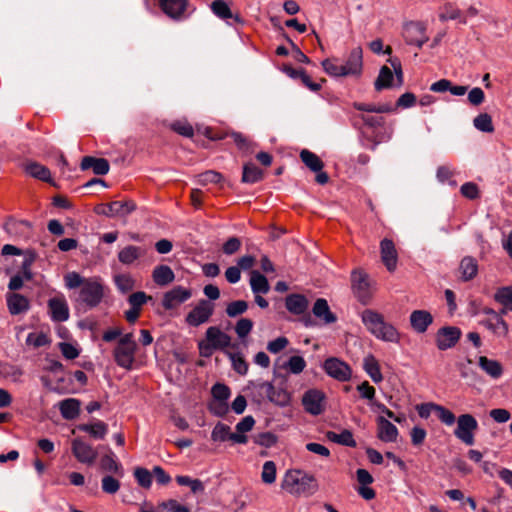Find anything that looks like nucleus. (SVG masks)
I'll use <instances>...</instances> for the list:
<instances>
[{
	"label": "nucleus",
	"instance_id": "f257e3e1",
	"mask_svg": "<svg viewBox=\"0 0 512 512\" xmlns=\"http://www.w3.org/2000/svg\"><path fill=\"white\" fill-rule=\"evenodd\" d=\"M282 488L291 495L309 497L318 491L319 485L313 475L301 470H289L282 481Z\"/></svg>",
	"mask_w": 512,
	"mask_h": 512
},
{
	"label": "nucleus",
	"instance_id": "f03ea898",
	"mask_svg": "<svg viewBox=\"0 0 512 512\" xmlns=\"http://www.w3.org/2000/svg\"><path fill=\"white\" fill-rule=\"evenodd\" d=\"M361 319L367 330L377 339L397 343L400 334L397 329L384 320V317L373 310L366 309L362 312Z\"/></svg>",
	"mask_w": 512,
	"mask_h": 512
},
{
	"label": "nucleus",
	"instance_id": "7ed1b4c3",
	"mask_svg": "<svg viewBox=\"0 0 512 512\" xmlns=\"http://www.w3.org/2000/svg\"><path fill=\"white\" fill-rule=\"evenodd\" d=\"M104 297V286L98 278H87V281L79 289L75 298L77 305L85 308H94L98 306Z\"/></svg>",
	"mask_w": 512,
	"mask_h": 512
},
{
	"label": "nucleus",
	"instance_id": "20e7f679",
	"mask_svg": "<svg viewBox=\"0 0 512 512\" xmlns=\"http://www.w3.org/2000/svg\"><path fill=\"white\" fill-rule=\"evenodd\" d=\"M477 429L478 421L472 414H461L457 417L454 435L465 445L472 446L475 442V432Z\"/></svg>",
	"mask_w": 512,
	"mask_h": 512
},
{
	"label": "nucleus",
	"instance_id": "39448f33",
	"mask_svg": "<svg viewBox=\"0 0 512 512\" xmlns=\"http://www.w3.org/2000/svg\"><path fill=\"white\" fill-rule=\"evenodd\" d=\"M215 305L206 299H201L186 315L185 321L189 326L198 327L209 321L214 313Z\"/></svg>",
	"mask_w": 512,
	"mask_h": 512
},
{
	"label": "nucleus",
	"instance_id": "423d86ee",
	"mask_svg": "<svg viewBox=\"0 0 512 512\" xmlns=\"http://www.w3.org/2000/svg\"><path fill=\"white\" fill-rule=\"evenodd\" d=\"M426 25L419 21H410L403 26V38L408 45H415L421 48L427 41Z\"/></svg>",
	"mask_w": 512,
	"mask_h": 512
},
{
	"label": "nucleus",
	"instance_id": "0eeeda50",
	"mask_svg": "<svg viewBox=\"0 0 512 512\" xmlns=\"http://www.w3.org/2000/svg\"><path fill=\"white\" fill-rule=\"evenodd\" d=\"M323 369L327 375L340 381L346 382L352 376L351 367L344 361L336 357H330L325 360Z\"/></svg>",
	"mask_w": 512,
	"mask_h": 512
},
{
	"label": "nucleus",
	"instance_id": "6e6552de",
	"mask_svg": "<svg viewBox=\"0 0 512 512\" xmlns=\"http://www.w3.org/2000/svg\"><path fill=\"white\" fill-rule=\"evenodd\" d=\"M71 450L78 462L92 465L98 457L97 450L81 438H75L71 443Z\"/></svg>",
	"mask_w": 512,
	"mask_h": 512
},
{
	"label": "nucleus",
	"instance_id": "1a4fd4ad",
	"mask_svg": "<svg viewBox=\"0 0 512 512\" xmlns=\"http://www.w3.org/2000/svg\"><path fill=\"white\" fill-rule=\"evenodd\" d=\"M352 288L358 299L366 303L371 297V284L368 275L358 269L351 274Z\"/></svg>",
	"mask_w": 512,
	"mask_h": 512
},
{
	"label": "nucleus",
	"instance_id": "9d476101",
	"mask_svg": "<svg viewBox=\"0 0 512 512\" xmlns=\"http://www.w3.org/2000/svg\"><path fill=\"white\" fill-rule=\"evenodd\" d=\"M462 332L456 326H444L436 333V346L439 350L445 351L454 347L460 340Z\"/></svg>",
	"mask_w": 512,
	"mask_h": 512
},
{
	"label": "nucleus",
	"instance_id": "9b49d317",
	"mask_svg": "<svg viewBox=\"0 0 512 512\" xmlns=\"http://www.w3.org/2000/svg\"><path fill=\"white\" fill-rule=\"evenodd\" d=\"M47 306L48 313L53 322H65L69 319V306L63 294L50 298Z\"/></svg>",
	"mask_w": 512,
	"mask_h": 512
},
{
	"label": "nucleus",
	"instance_id": "f8f14e48",
	"mask_svg": "<svg viewBox=\"0 0 512 512\" xmlns=\"http://www.w3.org/2000/svg\"><path fill=\"white\" fill-rule=\"evenodd\" d=\"M205 339L210 343L216 350L230 351L229 348H236V344L231 343V337L223 332L217 326H211L206 330Z\"/></svg>",
	"mask_w": 512,
	"mask_h": 512
},
{
	"label": "nucleus",
	"instance_id": "ddd939ff",
	"mask_svg": "<svg viewBox=\"0 0 512 512\" xmlns=\"http://www.w3.org/2000/svg\"><path fill=\"white\" fill-rule=\"evenodd\" d=\"M136 209V205L132 201H113L103 204L97 209L98 214L107 217L126 216Z\"/></svg>",
	"mask_w": 512,
	"mask_h": 512
},
{
	"label": "nucleus",
	"instance_id": "4468645a",
	"mask_svg": "<svg viewBox=\"0 0 512 512\" xmlns=\"http://www.w3.org/2000/svg\"><path fill=\"white\" fill-rule=\"evenodd\" d=\"M211 439L214 442H225L227 440L236 444H246L248 437L246 435L234 434L230 432V427L222 422H218L212 432Z\"/></svg>",
	"mask_w": 512,
	"mask_h": 512
},
{
	"label": "nucleus",
	"instance_id": "2eb2a0df",
	"mask_svg": "<svg viewBox=\"0 0 512 512\" xmlns=\"http://www.w3.org/2000/svg\"><path fill=\"white\" fill-rule=\"evenodd\" d=\"M340 67L343 70V77L360 75L363 67V55L361 47L353 48L346 62L344 64H340Z\"/></svg>",
	"mask_w": 512,
	"mask_h": 512
},
{
	"label": "nucleus",
	"instance_id": "dca6fc26",
	"mask_svg": "<svg viewBox=\"0 0 512 512\" xmlns=\"http://www.w3.org/2000/svg\"><path fill=\"white\" fill-rule=\"evenodd\" d=\"M191 296L192 292L190 289L176 286L164 294L162 304L165 309H173L186 302Z\"/></svg>",
	"mask_w": 512,
	"mask_h": 512
},
{
	"label": "nucleus",
	"instance_id": "f3484780",
	"mask_svg": "<svg viewBox=\"0 0 512 512\" xmlns=\"http://www.w3.org/2000/svg\"><path fill=\"white\" fill-rule=\"evenodd\" d=\"M324 394L316 389L305 392L302 404L305 410L312 415H319L323 412Z\"/></svg>",
	"mask_w": 512,
	"mask_h": 512
},
{
	"label": "nucleus",
	"instance_id": "a211bd4d",
	"mask_svg": "<svg viewBox=\"0 0 512 512\" xmlns=\"http://www.w3.org/2000/svg\"><path fill=\"white\" fill-rule=\"evenodd\" d=\"M136 348L118 345L114 348L113 356L116 364L126 370H130L135 360Z\"/></svg>",
	"mask_w": 512,
	"mask_h": 512
},
{
	"label": "nucleus",
	"instance_id": "6ab92c4d",
	"mask_svg": "<svg viewBox=\"0 0 512 512\" xmlns=\"http://www.w3.org/2000/svg\"><path fill=\"white\" fill-rule=\"evenodd\" d=\"M412 329L419 334L427 331L428 327L433 323V316L427 310H414L409 317Z\"/></svg>",
	"mask_w": 512,
	"mask_h": 512
},
{
	"label": "nucleus",
	"instance_id": "aec40b11",
	"mask_svg": "<svg viewBox=\"0 0 512 512\" xmlns=\"http://www.w3.org/2000/svg\"><path fill=\"white\" fill-rule=\"evenodd\" d=\"M381 259L387 270L393 272L397 266V251L395 245L390 239H383L380 243Z\"/></svg>",
	"mask_w": 512,
	"mask_h": 512
},
{
	"label": "nucleus",
	"instance_id": "412c9836",
	"mask_svg": "<svg viewBox=\"0 0 512 512\" xmlns=\"http://www.w3.org/2000/svg\"><path fill=\"white\" fill-rule=\"evenodd\" d=\"M398 429L383 416L377 418V437L386 443L395 442L398 437Z\"/></svg>",
	"mask_w": 512,
	"mask_h": 512
},
{
	"label": "nucleus",
	"instance_id": "4be33fe9",
	"mask_svg": "<svg viewBox=\"0 0 512 512\" xmlns=\"http://www.w3.org/2000/svg\"><path fill=\"white\" fill-rule=\"evenodd\" d=\"M100 469L118 478L124 477L125 474L122 464L117 460L116 455L111 450L100 459Z\"/></svg>",
	"mask_w": 512,
	"mask_h": 512
},
{
	"label": "nucleus",
	"instance_id": "5701e85b",
	"mask_svg": "<svg viewBox=\"0 0 512 512\" xmlns=\"http://www.w3.org/2000/svg\"><path fill=\"white\" fill-rule=\"evenodd\" d=\"M285 307L294 315H302L307 311L309 302L304 295L293 293L286 297Z\"/></svg>",
	"mask_w": 512,
	"mask_h": 512
},
{
	"label": "nucleus",
	"instance_id": "b1692460",
	"mask_svg": "<svg viewBox=\"0 0 512 512\" xmlns=\"http://www.w3.org/2000/svg\"><path fill=\"white\" fill-rule=\"evenodd\" d=\"M187 0H159L162 11L172 19H179L187 7Z\"/></svg>",
	"mask_w": 512,
	"mask_h": 512
},
{
	"label": "nucleus",
	"instance_id": "393cba45",
	"mask_svg": "<svg viewBox=\"0 0 512 512\" xmlns=\"http://www.w3.org/2000/svg\"><path fill=\"white\" fill-rule=\"evenodd\" d=\"M486 313L490 314L492 317L483 321V325L497 335H506L508 332V325L502 318L503 314H501V312L497 313L492 309H489Z\"/></svg>",
	"mask_w": 512,
	"mask_h": 512
},
{
	"label": "nucleus",
	"instance_id": "a878e982",
	"mask_svg": "<svg viewBox=\"0 0 512 512\" xmlns=\"http://www.w3.org/2000/svg\"><path fill=\"white\" fill-rule=\"evenodd\" d=\"M6 302L11 315L24 313L30 308V303L27 297L18 293L7 294Z\"/></svg>",
	"mask_w": 512,
	"mask_h": 512
},
{
	"label": "nucleus",
	"instance_id": "bb28decb",
	"mask_svg": "<svg viewBox=\"0 0 512 512\" xmlns=\"http://www.w3.org/2000/svg\"><path fill=\"white\" fill-rule=\"evenodd\" d=\"M82 170L92 169L96 175H106L109 172V162L104 158L85 156L80 164Z\"/></svg>",
	"mask_w": 512,
	"mask_h": 512
},
{
	"label": "nucleus",
	"instance_id": "cd10ccee",
	"mask_svg": "<svg viewBox=\"0 0 512 512\" xmlns=\"http://www.w3.org/2000/svg\"><path fill=\"white\" fill-rule=\"evenodd\" d=\"M58 407L65 420H74L80 414L81 401L76 398H67L60 401Z\"/></svg>",
	"mask_w": 512,
	"mask_h": 512
},
{
	"label": "nucleus",
	"instance_id": "c85d7f7f",
	"mask_svg": "<svg viewBox=\"0 0 512 512\" xmlns=\"http://www.w3.org/2000/svg\"><path fill=\"white\" fill-rule=\"evenodd\" d=\"M315 317L323 321L324 324H332L337 321V317L331 312L327 300L318 298L312 308Z\"/></svg>",
	"mask_w": 512,
	"mask_h": 512
},
{
	"label": "nucleus",
	"instance_id": "c756f323",
	"mask_svg": "<svg viewBox=\"0 0 512 512\" xmlns=\"http://www.w3.org/2000/svg\"><path fill=\"white\" fill-rule=\"evenodd\" d=\"M78 429L88 433L94 439H104L108 433V425L101 420L80 424Z\"/></svg>",
	"mask_w": 512,
	"mask_h": 512
},
{
	"label": "nucleus",
	"instance_id": "7c9ffc66",
	"mask_svg": "<svg viewBox=\"0 0 512 512\" xmlns=\"http://www.w3.org/2000/svg\"><path fill=\"white\" fill-rule=\"evenodd\" d=\"M363 369L374 383L378 384L383 381L380 365L373 355H367L363 359Z\"/></svg>",
	"mask_w": 512,
	"mask_h": 512
},
{
	"label": "nucleus",
	"instance_id": "2f4dec72",
	"mask_svg": "<svg viewBox=\"0 0 512 512\" xmlns=\"http://www.w3.org/2000/svg\"><path fill=\"white\" fill-rule=\"evenodd\" d=\"M494 300L503 306L501 314L512 312V285L498 288L494 294Z\"/></svg>",
	"mask_w": 512,
	"mask_h": 512
},
{
	"label": "nucleus",
	"instance_id": "473e14b6",
	"mask_svg": "<svg viewBox=\"0 0 512 512\" xmlns=\"http://www.w3.org/2000/svg\"><path fill=\"white\" fill-rule=\"evenodd\" d=\"M250 286L254 294H267L270 290L267 278L257 270L250 273Z\"/></svg>",
	"mask_w": 512,
	"mask_h": 512
},
{
	"label": "nucleus",
	"instance_id": "72a5a7b5",
	"mask_svg": "<svg viewBox=\"0 0 512 512\" xmlns=\"http://www.w3.org/2000/svg\"><path fill=\"white\" fill-rule=\"evenodd\" d=\"M460 273L463 281L472 280L478 273V263L475 258L466 256L460 262Z\"/></svg>",
	"mask_w": 512,
	"mask_h": 512
},
{
	"label": "nucleus",
	"instance_id": "f704fd0d",
	"mask_svg": "<svg viewBox=\"0 0 512 512\" xmlns=\"http://www.w3.org/2000/svg\"><path fill=\"white\" fill-rule=\"evenodd\" d=\"M25 172L33 178L39 179L41 181L50 182L51 181V173L50 170L37 163V162H29L24 167Z\"/></svg>",
	"mask_w": 512,
	"mask_h": 512
},
{
	"label": "nucleus",
	"instance_id": "c9c22d12",
	"mask_svg": "<svg viewBox=\"0 0 512 512\" xmlns=\"http://www.w3.org/2000/svg\"><path fill=\"white\" fill-rule=\"evenodd\" d=\"M479 366L486 374L494 379L501 377L503 368L500 362L489 359L485 356L479 357Z\"/></svg>",
	"mask_w": 512,
	"mask_h": 512
},
{
	"label": "nucleus",
	"instance_id": "e433bc0d",
	"mask_svg": "<svg viewBox=\"0 0 512 512\" xmlns=\"http://www.w3.org/2000/svg\"><path fill=\"white\" fill-rule=\"evenodd\" d=\"M394 74L388 66H382L374 83L375 89L381 91L393 86Z\"/></svg>",
	"mask_w": 512,
	"mask_h": 512
},
{
	"label": "nucleus",
	"instance_id": "4c0bfd02",
	"mask_svg": "<svg viewBox=\"0 0 512 512\" xmlns=\"http://www.w3.org/2000/svg\"><path fill=\"white\" fill-rule=\"evenodd\" d=\"M153 280L156 284L164 286L174 280V273L167 265L157 266L153 271Z\"/></svg>",
	"mask_w": 512,
	"mask_h": 512
},
{
	"label": "nucleus",
	"instance_id": "58836bf2",
	"mask_svg": "<svg viewBox=\"0 0 512 512\" xmlns=\"http://www.w3.org/2000/svg\"><path fill=\"white\" fill-rule=\"evenodd\" d=\"M143 254V250L140 247L129 245L124 247L118 253L119 261L124 265H130L136 261Z\"/></svg>",
	"mask_w": 512,
	"mask_h": 512
},
{
	"label": "nucleus",
	"instance_id": "ea45409f",
	"mask_svg": "<svg viewBox=\"0 0 512 512\" xmlns=\"http://www.w3.org/2000/svg\"><path fill=\"white\" fill-rule=\"evenodd\" d=\"M248 388L253 389L259 400L269 399L270 395L274 394L273 384L267 381H252Z\"/></svg>",
	"mask_w": 512,
	"mask_h": 512
},
{
	"label": "nucleus",
	"instance_id": "a19ab883",
	"mask_svg": "<svg viewBox=\"0 0 512 512\" xmlns=\"http://www.w3.org/2000/svg\"><path fill=\"white\" fill-rule=\"evenodd\" d=\"M225 354L231 361L232 368L240 375H246L248 372V363L241 353L234 351H225Z\"/></svg>",
	"mask_w": 512,
	"mask_h": 512
},
{
	"label": "nucleus",
	"instance_id": "79ce46f5",
	"mask_svg": "<svg viewBox=\"0 0 512 512\" xmlns=\"http://www.w3.org/2000/svg\"><path fill=\"white\" fill-rule=\"evenodd\" d=\"M327 437L330 441L345 445L348 447H356L357 443L353 437V434L349 430H343L341 433H335V432H328Z\"/></svg>",
	"mask_w": 512,
	"mask_h": 512
},
{
	"label": "nucleus",
	"instance_id": "37998d69",
	"mask_svg": "<svg viewBox=\"0 0 512 512\" xmlns=\"http://www.w3.org/2000/svg\"><path fill=\"white\" fill-rule=\"evenodd\" d=\"M300 158L302 162L313 172H320L324 166L323 161L311 151L302 150Z\"/></svg>",
	"mask_w": 512,
	"mask_h": 512
},
{
	"label": "nucleus",
	"instance_id": "c03bdc74",
	"mask_svg": "<svg viewBox=\"0 0 512 512\" xmlns=\"http://www.w3.org/2000/svg\"><path fill=\"white\" fill-rule=\"evenodd\" d=\"M263 177V172L254 163H247L243 167L242 181L244 183H256Z\"/></svg>",
	"mask_w": 512,
	"mask_h": 512
},
{
	"label": "nucleus",
	"instance_id": "a18cd8bd",
	"mask_svg": "<svg viewBox=\"0 0 512 512\" xmlns=\"http://www.w3.org/2000/svg\"><path fill=\"white\" fill-rule=\"evenodd\" d=\"M119 479L120 478H118L117 476H115L113 474L105 475L101 479L102 491L104 493L111 494V495L117 493L121 487Z\"/></svg>",
	"mask_w": 512,
	"mask_h": 512
},
{
	"label": "nucleus",
	"instance_id": "49530a36",
	"mask_svg": "<svg viewBox=\"0 0 512 512\" xmlns=\"http://www.w3.org/2000/svg\"><path fill=\"white\" fill-rule=\"evenodd\" d=\"M474 127L485 133H492L494 131V126L492 123V118L487 113H481L476 116L473 120Z\"/></svg>",
	"mask_w": 512,
	"mask_h": 512
},
{
	"label": "nucleus",
	"instance_id": "de8ad7c7",
	"mask_svg": "<svg viewBox=\"0 0 512 512\" xmlns=\"http://www.w3.org/2000/svg\"><path fill=\"white\" fill-rule=\"evenodd\" d=\"M283 368L291 374H300L306 368V361L302 356H292L283 365Z\"/></svg>",
	"mask_w": 512,
	"mask_h": 512
},
{
	"label": "nucleus",
	"instance_id": "09e8293b",
	"mask_svg": "<svg viewBox=\"0 0 512 512\" xmlns=\"http://www.w3.org/2000/svg\"><path fill=\"white\" fill-rule=\"evenodd\" d=\"M354 108L359 111L373 112V113H389L391 112L392 106L389 104H366V103H354Z\"/></svg>",
	"mask_w": 512,
	"mask_h": 512
},
{
	"label": "nucleus",
	"instance_id": "8fccbe9b",
	"mask_svg": "<svg viewBox=\"0 0 512 512\" xmlns=\"http://www.w3.org/2000/svg\"><path fill=\"white\" fill-rule=\"evenodd\" d=\"M86 281L87 278H83L77 272H68L64 275V283L67 289H81Z\"/></svg>",
	"mask_w": 512,
	"mask_h": 512
},
{
	"label": "nucleus",
	"instance_id": "3c124183",
	"mask_svg": "<svg viewBox=\"0 0 512 512\" xmlns=\"http://www.w3.org/2000/svg\"><path fill=\"white\" fill-rule=\"evenodd\" d=\"M134 477L137 483L143 488H150L152 485V473L146 468L138 467L134 470Z\"/></svg>",
	"mask_w": 512,
	"mask_h": 512
},
{
	"label": "nucleus",
	"instance_id": "603ef678",
	"mask_svg": "<svg viewBox=\"0 0 512 512\" xmlns=\"http://www.w3.org/2000/svg\"><path fill=\"white\" fill-rule=\"evenodd\" d=\"M322 67L324 71L332 77H343V70L340 67V63H338V59L336 58L323 60Z\"/></svg>",
	"mask_w": 512,
	"mask_h": 512
},
{
	"label": "nucleus",
	"instance_id": "864d4df0",
	"mask_svg": "<svg viewBox=\"0 0 512 512\" xmlns=\"http://www.w3.org/2000/svg\"><path fill=\"white\" fill-rule=\"evenodd\" d=\"M213 13L221 19H229L232 17V12L223 0H215L211 4Z\"/></svg>",
	"mask_w": 512,
	"mask_h": 512
},
{
	"label": "nucleus",
	"instance_id": "5fc2aeb1",
	"mask_svg": "<svg viewBox=\"0 0 512 512\" xmlns=\"http://www.w3.org/2000/svg\"><path fill=\"white\" fill-rule=\"evenodd\" d=\"M117 288L122 293H127L134 288V280L129 274H119L114 277Z\"/></svg>",
	"mask_w": 512,
	"mask_h": 512
},
{
	"label": "nucleus",
	"instance_id": "6e6d98bb",
	"mask_svg": "<svg viewBox=\"0 0 512 512\" xmlns=\"http://www.w3.org/2000/svg\"><path fill=\"white\" fill-rule=\"evenodd\" d=\"M248 309V303L244 300H237L229 303L226 307V313L229 317L234 318L245 313Z\"/></svg>",
	"mask_w": 512,
	"mask_h": 512
},
{
	"label": "nucleus",
	"instance_id": "4d7b16f0",
	"mask_svg": "<svg viewBox=\"0 0 512 512\" xmlns=\"http://www.w3.org/2000/svg\"><path fill=\"white\" fill-rule=\"evenodd\" d=\"M261 479L266 484H272L276 480V465L273 461H266L263 464Z\"/></svg>",
	"mask_w": 512,
	"mask_h": 512
},
{
	"label": "nucleus",
	"instance_id": "13d9d810",
	"mask_svg": "<svg viewBox=\"0 0 512 512\" xmlns=\"http://www.w3.org/2000/svg\"><path fill=\"white\" fill-rule=\"evenodd\" d=\"M436 413L438 419L447 426H452L457 421L454 413L442 405L438 404V407H436Z\"/></svg>",
	"mask_w": 512,
	"mask_h": 512
},
{
	"label": "nucleus",
	"instance_id": "bf43d9fd",
	"mask_svg": "<svg viewBox=\"0 0 512 512\" xmlns=\"http://www.w3.org/2000/svg\"><path fill=\"white\" fill-rule=\"evenodd\" d=\"M277 442V437L271 432H262L254 436V443L270 448Z\"/></svg>",
	"mask_w": 512,
	"mask_h": 512
},
{
	"label": "nucleus",
	"instance_id": "052dcab7",
	"mask_svg": "<svg viewBox=\"0 0 512 512\" xmlns=\"http://www.w3.org/2000/svg\"><path fill=\"white\" fill-rule=\"evenodd\" d=\"M213 401H227L230 397V389L225 384L216 383L212 387Z\"/></svg>",
	"mask_w": 512,
	"mask_h": 512
},
{
	"label": "nucleus",
	"instance_id": "680f3d73",
	"mask_svg": "<svg viewBox=\"0 0 512 512\" xmlns=\"http://www.w3.org/2000/svg\"><path fill=\"white\" fill-rule=\"evenodd\" d=\"M253 328L252 320L248 318H241L235 325V332L239 338H245L250 334Z\"/></svg>",
	"mask_w": 512,
	"mask_h": 512
},
{
	"label": "nucleus",
	"instance_id": "e2e57ef3",
	"mask_svg": "<svg viewBox=\"0 0 512 512\" xmlns=\"http://www.w3.org/2000/svg\"><path fill=\"white\" fill-rule=\"evenodd\" d=\"M289 345V340L285 336L277 337L267 344V350L272 354H278Z\"/></svg>",
	"mask_w": 512,
	"mask_h": 512
},
{
	"label": "nucleus",
	"instance_id": "0e129e2a",
	"mask_svg": "<svg viewBox=\"0 0 512 512\" xmlns=\"http://www.w3.org/2000/svg\"><path fill=\"white\" fill-rule=\"evenodd\" d=\"M255 420L252 416L248 415L242 418L235 426L236 432L234 434L245 435L246 432L252 430Z\"/></svg>",
	"mask_w": 512,
	"mask_h": 512
},
{
	"label": "nucleus",
	"instance_id": "69168bd1",
	"mask_svg": "<svg viewBox=\"0 0 512 512\" xmlns=\"http://www.w3.org/2000/svg\"><path fill=\"white\" fill-rule=\"evenodd\" d=\"M223 180V177L220 173L208 170L199 175V183L202 185H207L209 183H220Z\"/></svg>",
	"mask_w": 512,
	"mask_h": 512
},
{
	"label": "nucleus",
	"instance_id": "338daca9",
	"mask_svg": "<svg viewBox=\"0 0 512 512\" xmlns=\"http://www.w3.org/2000/svg\"><path fill=\"white\" fill-rule=\"evenodd\" d=\"M357 390L360 393L361 398L369 400L370 403L376 402L374 400L376 393L375 388L371 386L367 381H364L361 384H359L357 386Z\"/></svg>",
	"mask_w": 512,
	"mask_h": 512
},
{
	"label": "nucleus",
	"instance_id": "774afa93",
	"mask_svg": "<svg viewBox=\"0 0 512 512\" xmlns=\"http://www.w3.org/2000/svg\"><path fill=\"white\" fill-rule=\"evenodd\" d=\"M171 128L173 131L185 137H191L194 133L192 126L186 121H176L171 124Z\"/></svg>",
	"mask_w": 512,
	"mask_h": 512
}]
</instances>
